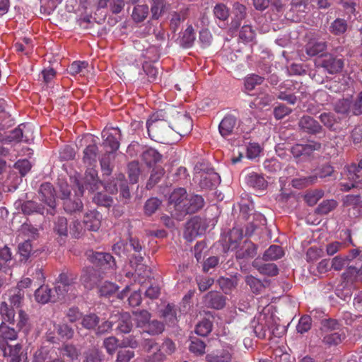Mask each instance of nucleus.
I'll use <instances>...</instances> for the list:
<instances>
[{
  "label": "nucleus",
  "mask_w": 362,
  "mask_h": 362,
  "mask_svg": "<svg viewBox=\"0 0 362 362\" xmlns=\"http://www.w3.org/2000/svg\"><path fill=\"white\" fill-rule=\"evenodd\" d=\"M99 184L98 172L93 168L87 169L82 183L76 180L78 189L74 190V199L71 198L70 187L65 182L61 183L59 190L62 194L61 199L64 200V210L69 213L81 211L83 208V204L80 197L83 194L84 187L90 191H94L98 188Z\"/></svg>",
  "instance_id": "nucleus-1"
},
{
  "label": "nucleus",
  "mask_w": 362,
  "mask_h": 362,
  "mask_svg": "<svg viewBox=\"0 0 362 362\" xmlns=\"http://www.w3.org/2000/svg\"><path fill=\"white\" fill-rule=\"evenodd\" d=\"M143 350L147 354V362L163 361L166 354H171L175 350V345L170 339H165L161 346H159L152 339H146L143 344Z\"/></svg>",
  "instance_id": "nucleus-2"
},
{
  "label": "nucleus",
  "mask_w": 362,
  "mask_h": 362,
  "mask_svg": "<svg viewBox=\"0 0 362 362\" xmlns=\"http://www.w3.org/2000/svg\"><path fill=\"white\" fill-rule=\"evenodd\" d=\"M243 238V233L238 228H233L229 234V248L236 249L235 257L238 259H248L253 258L257 254V246L250 240H245L241 245L238 246V241Z\"/></svg>",
  "instance_id": "nucleus-3"
},
{
  "label": "nucleus",
  "mask_w": 362,
  "mask_h": 362,
  "mask_svg": "<svg viewBox=\"0 0 362 362\" xmlns=\"http://www.w3.org/2000/svg\"><path fill=\"white\" fill-rule=\"evenodd\" d=\"M362 170V160L358 164H351L346 168L344 173H341L342 180L348 182H341V186L343 191H349L352 188H362V176L361 170Z\"/></svg>",
  "instance_id": "nucleus-4"
},
{
  "label": "nucleus",
  "mask_w": 362,
  "mask_h": 362,
  "mask_svg": "<svg viewBox=\"0 0 362 362\" xmlns=\"http://www.w3.org/2000/svg\"><path fill=\"white\" fill-rule=\"evenodd\" d=\"M187 202V192L184 188L175 189L170 196L168 209L172 216L180 219L185 214Z\"/></svg>",
  "instance_id": "nucleus-5"
},
{
  "label": "nucleus",
  "mask_w": 362,
  "mask_h": 362,
  "mask_svg": "<svg viewBox=\"0 0 362 362\" xmlns=\"http://www.w3.org/2000/svg\"><path fill=\"white\" fill-rule=\"evenodd\" d=\"M148 136L154 141L169 144L168 134L171 132L165 122L162 120H148L146 122Z\"/></svg>",
  "instance_id": "nucleus-6"
},
{
  "label": "nucleus",
  "mask_w": 362,
  "mask_h": 362,
  "mask_svg": "<svg viewBox=\"0 0 362 362\" xmlns=\"http://www.w3.org/2000/svg\"><path fill=\"white\" fill-rule=\"evenodd\" d=\"M317 63L330 74L340 72L344 66V61L341 59L330 54L322 56V57L317 60Z\"/></svg>",
  "instance_id": "nucleus-7"
},
{
  "label": "nucleus",
  "mask_w": 362,
  "mask_h": 362,
  "mask_svg": "<svg viewBox=\"0 0 362 362\" xmlns=\"http://www.w3.org/2000/svg\"><path fill=\"white\" fill-rule=\"evenodd\" d=\"M22 348V344L19 343L15 345H11L8 342L0 344V349L3 352L4 357L7 358V362H20Z\"/></svg>",
  "instance_id": "nucleus-8"
},
{
  "label": "nucleus",
  "mask_w": 362,
  "mask_h": 362,
  "mask_svg": "<svg viewBox=\"0 0 362 362\" xmlns=\"http://www.w3.org/2000/svg\"><path fill=\"white\" fill-rule=\"evenodd\" d=\"M102 136L104 139L103 144L109 147L110 152L117 151L119 147L118 141L120 136V130L118 128H112L111 129H104L102 132Z\"/></svg>",
  "instance_id": "nucleus-9"
},
{
  "label": "nucleus",
  "mask_w": 362,
  "mask_h": 362,
  "mask_svg": "<svg viewBox=\"0 0 362 362\" xmlns=\"http://www.w3.org/2000/svg\"><path fill=\"white\" fill-rule=\"evenodd\" d=\"M90 261L104 269H114L115 267V262L113 257L109 253L95 252H93L90 256Z\"/></svg>",
  "instance_id": "nucleus-10"
},
{
  "label": "nucleus",
  "mask_w": 362,
  "mask_h": 362,
  "mask_svg": "<svg viewBox=\"0 0 362 362\" xmlns=\"http://www.w3.org/2000/svg\"><path fill=\"white\" fill-rule=\"evenodd\" d=\"M346 339L344 330H338L337 332H324L322 333V343L327 347L337 346Z\"/></svg>",
  "instance_id": "nucleus-11"
},
{
  "label": "nucleus",
  "mask_w": 362,
  "mask_h": 362,
  "mask_svg": "<svg viewBox=\"0 0 362 362\" xmlns=\"http://www.w3.org/2000/svg\"><path fill=\"white\" fill-rule=\"evenodd\" d=\"M233 14L230 22V29L237 30L241 25L243 20L247 16V8L243 4L235 2L233 6Z\"/></svg>",
  "instance_id": "nucleus-12"
},
{
  "label": "nucleus",
  "mask_w": 362,
  "mask_h": 362,
  "mask_svg": "<svg viewBox=\"0 0 362 362\" xmlns=\"http://www.w3.org/2000/svg\"><path fill=\"white\" fill-rule=\"evenodd\" d=\"M233 348L226 346L221 350L209 354L206 356L207 362H230L232 359Z\"/></svg>",
  "instance_id": "nucleus-13"
},
{
  "label": "nucleus",
  "mask_w": 362,
  "mask_h": 362,
  "mask_svg": "<svg viewBox=\"0 0 362 362\" xmlns=\"http://www.w3.org/2000/svg\"><path fill=\"white\" fill-rule=\"evenodd\" d=\"M102 216L95 211H90L84 216L83 223L86 230L97 231L101 224Z\"/></svg>",
  "instance_id": "nucleus-14"
},
{
  "label": "nucleus",
  "mask_w": 362,
  "mask_h": 362,
  "mask_svg": "<svg viewBox=\"0 0 362 362\" xmlns=\"http://www.w3.org/2000/svg\"><path fill=\"white\" fill-rule=\"evenodd\" d=\"M40 193L42 197V201L46 203L50 208L54 209L56 206L55 191L52 184L49 182L42 184Z\"/></svg>",
  "instance_id": "nucleus-15"
},
{
  "label": "nucleus",
  "mask_w": 362,
  "mask_h": 362,
  "mask_svg": "<svg viewBox=\"0 0 362 362\" xmlns=\"http://www.w3.org/2000/svg\"><path fill=\"white\" fill-rule=\"evenodd\" d=\"M237 124V118L231 115L223 117L218 125V131L223 137L231 135Z\"/></svg>",
  "instance_id": "nucleus-16"
},
{
  "label": "nucleus",
  "mask_w": 362,
  "mask_h": 362,
  "mask_svg": "<svg viewBox=\"0 0 362 362\" xmlns=\"http://www.w3.org/2000/svg\"><path fill=\"white\" fill-rule=\"evenodd\" d=\"M75 279L76 278L73 276L69 277L66 274H61L58 278L56 291L59 295H64V293L71 291L75 288Z\"/></svg>",
  "instance_id": "nucleus-17"
},
{
  "label": "nucleus",
  "mask_w": 362,
  "mask_h": 362,
  "mask_svg": "<svg viewBox=\"0 0 362 362\" xmlns=\"http://www.w3.org/2000/svg\"><path fill=\"white\" fill-rule=\"evenodd\" d=\"M298 125L300 129L310 134L319 133L322 129V127L320 124L310 116H303L301 117L299 120Z\"/></svg>",
  "instance_id": "nucleus-18"
},
{
  "label": "nucleus",
  "mask_w": 362,
  "mask_h": 362,
  "mask_svg": "<svg viewBox=\"0 0 362 362\" xmlns=\"http://www.w3.org/2000/svg\"><path fill=\"white\" fill-rule=\"evenodd\" d=\"M175 128L181 136H186L192 129V121L186 115L179 117L175 122Z\"/></svg>",
  "instance_id": "nucleus-19"
},
{
  "label": "nucleus",
  "mask_w": 362,
  "mask_h": 362,
  "mask_svg": "<svg viewBox=\"0 0 362 362\" xmlns=\"http://www.w3.org/2000/svg\"><path fill=\"white\" fill-rule=\"evenodd\" d=\"M341 277L347 283L362 281V265L359 267L349 266L342 274Z\"/></svg>",
  "instance_id": "nucleus-20"
},
{
  "label": "nucleus",
  "mask_w": 362,
  "mask_h": 362,
  "mask_svg": "<svg viewBox=\"0 0 362 362\" xmlns=\"http://www.w3.org/2000/svg\"><path fill=\"white\" fill-rule=\"evenodd\" d=\"M326 47L327 44L325 42L312 39L305 45V52L310 57H314L324 52Z\"/></svg>",
  "instance_id": "nucleus-21"
},
{
  "label": "nucleus",
  "mask_w": 362,
  "mask_h": 362,
  "mask_svg": "<svg viewBox=\"0 0 362 362\" xmlns=\"http://www.w3.org/2000/svg\"><path fill=\"white\" fill-rule=\"evenodd\" d=\"M204 204V199L197 194L187 195L186 214H193L201 209Z\"/></svg>",
  "instance_id": "nucleus-22"
},
{
  "label": "nucleus",
  "mask_w": 362,
  "mask_h": 362,
  "mask_svg": "<svg viewBox=\"0 0 362 362\" xmlns=\"http://www.w3.org/2000/svg\"><path fill=\"white\" fill-rule=\"evenodd\" d=\"M18 339V330L9 327L5 322L0 324V344Z\"/></svg>",
  "instance_id": "nucleus-23"
},
{
  "label": "nucleus",
  "mask_w": 362,
  "mask_h": 362,
  "mask_svg": "<svg viewBox=\"0 0 362 362\" xmlns=\"http://www.w3.org/2000/svg\"><path fill=\"white\" fill-rule=\"evenodd\" d=\"M16 322L18 332H23L25 334H28L30 332L31 325L28 315L25 311L23 310L18 311Z\"/></svg>",
  "instance_id": "nucleus-24"
},
{
  "label": "nucleus",
  "mask_w": 362,
  "mask_h": 362,
  "mask_svg": "<svg viewBox=\"0 0 362 362\" xmlns=\"http://www.w3.org/2000/svg\"><path fill=\"white\" fill-rule=\"evenodd\" d=\"M207 304L215 309H221L225 305V298L217 292H209L205 297Z\"/></svg>",
  "instance_id": "nucleus-25"
},
{
  "label": "nucleus",
  "mask_w": 362,
  "mask_h": 362,
  "mask_svg": "<svg viewBox=\"0 0 362 362\" xmlns=\"http://www.w3.org/2000/svg\"><path fill=\"white\" fill-rule=\"evenodd\" d=\"M247 184L257 189H264L267 185L264 178L255 173L249 174L246 177Z\"/></svg>",
  "instance_id": "nucleus-26"
},
{
  "label": "nucleus",
  "mask_w": 362,
  "mask_h": 362,
  "mask_svg": "<svg viewBox=\"0 0 362 362\" xmlns=\"http://www.w3.org/2000/svg\"><path fill=\"white\" fill-rule=\"evenodd\" d=\"M52 291L47 286H40L35 292V298L40 303L45 304L52 298Z\"/></svg>",
  "instance_id": "nucleus-27"
},
{
  "label": "nucleus",
  "mask_w": 362,
  "mask_h": 362,
  "mask_svg": "<svg viewBox=\"0 0 362 362\" xmlns=\"http://www.w3.org/2000/svg\"><path fill=\"white\" fill-rule=\"evenodd\" d=\"M161 156L154 148H146L141 154L142 160L148 165H151L160 160Z\"/></svg>",
  "instance_id": "nucleus-28"
},
{
  "label": "nucleus",
  "mask_w": 362,
  "mask_h": 362,
  "mask_svg": "<svg viewBox=\"0 0 362 362\" xmlns=\"http://www.w3.org/2000/svg\"><path fill=\"white\" fill-rule=\"evenodd\" d=\"M194 30L192 25H189L180 37V43L184 47H190L195 40Z\"/></svg>",
  "instance_id": "nucleus-29"
},
{
  "label": "nucleus",
  "mask_w": 362,
  "mask_h": 362,
  "mask_svg": "<svg viewBox=\"0 0 362 362\" xmlns=\"http://www.w3.org/2000/svg\"><path fill=\"white\" fill-rule=\"evenodd\" d=\"M200 185L202 187H211L220 182V177L216 173H204L202 175Z\"/></svg>",
  "instance_id": "nucleus-30"
},
{
  "label": "nucleus",
  "mask_w": 362,
  "mask_h": 362,
  "mask_svg": "<svg viewBox=\"0 0 362 362\" xmlns=\"http://www.w3.org/2000/svg\"><path fill=\"white\" fill-rule=\"evenodd\" d=\"M37 235L38 230L33 226L28 223H24L21 226L19 236L24 240L30 241L32 239L36 238Z\"/></svg>",
  "instance_id": "nucleus-31"
},
{
  "label": "nucleus",
  "mask_w": 362,
  "mask_h": 362,
  "mask_svg": "<svg viewBox=\"0 0 362 362\" xmlns=\"http://www.w3.org/2000/svg\"><path fill=\"white\" fill-rule=\"evenodd\" d=\"M26 126L24 124H21L18 128H16L11 131L8 136V139L10 142H19L24 141L28 142L29 139L24 136V132Z\"/></svg>",
  "instance_id": "nucleus-32"
},
{
  "label": "nucleus",
  "mask_w": 362,
  "mask_h": 362,
  "mask_svg": "<svg viewBox=\"0 0 362 362\" xmlns=\"http://www.w3.org/2000/svg\"><path fill=\"white\" fill-rule=\"evenodd\" d=\"M187 13L188 9L184 8L180 10L179 12H174L172 14V18L170 20V28L174 32L177 31L180 23L187 18Z\"/></svg>",
  "instance_id": "nucleus-33"
},
{
  "label": "nucleus",
  "mask_w": 362,
  "mask_h": 362,
  "mask_svg": "<svg viewBox=\"0 0 362 362\" xmlns=\"http://www.w3.org/2000/svg\"><path fill=\"white\" fill-rule=\"evenodd\" d=\"M88 64L85 61H76L74 62L69 66V73L72 76L80 74L81 76H85L87 72Z\"/></svg>",
  "instance_id": "nucleus-34"
},
{
  "label": "nucleus",
  "mask_w": 362,
  "mask_h": 362,
  "mask_svg": "<svg viewBox=\"0 0 362 362\" xmlns=\"http://www.w3.org/2000/svg\"><path fill=\"white\" fill-rule=\"evenodd\" d=\"M134 315V320L138 327L144 328L147 326L151 319V314L147 310H142L135 311L133 313Z\"/></svg>",
  "instance_id": "nucleus-35"
},
{
  "label": "nucleus",
  "mask_w": 362,
  "mask_h": 362,
  "mask_svg": "<svg viewBox=\"0 0 362 362\" xmlns=\"http://www.w3.org/2000/svg\"><path fill=\"white\" fill-rule=\"evenodd\" d=\"M0 313L2 317V322H8L12 325L15 323V312L13 308L8 306L7 303H1L0 307Z\"/></svg>",
  "instance_id": "nucleus-36"
},
{
  "label": "nucleus",
  "mask_w": 362,
  "mask_h": 362,
  "mask_svg": "<svg viewBox=\"0 0 362 362\" xmlns=\"http://www.w3.org/2000/svg\"><path fill=\"white\" fill-rule=\"evenodd\" d=\"M284 255L282 248L279 245H271L264 253L263 259L264 260H276Z\"/></svg>",
  "instance_id": "nucleus-37"
},
{
  "label": "nucleus",
  "mask_w": 362,
  "mask_h": 362,
  "mask_svg": "<svg viewBox=\"0 0 362 362\" xmlns=\"http://www.w3.org/2000/svg\"><path fill=\"white\" fill-rule=\"evenodd\" d=\"M317 175H310L308 177L295 178L292 180V186L297 189L307 187L316 182Z\"/></svg>",
  "instance_id": "nucleus-38"
},
{
  "label": "nucleus",
  "mask_w": 362,
  "mask_h": 362,
  "mask_svg": "<svg viewBox=\"0 0 362 362\" xmlns=\"http://www.w3.org/2000/svg\"><path fill=\"white\" fill-rule=\"evenodd\" d=\"M135 276H137L139 281L143 284L146 279L151 277V270L144 264L138 263L135 268Z\"/></svg>",
  "instance_id": "nucleus-39"
},
{
  "label": "nucleus",
  "mask_w": 362,
  "mask_h": 362,
  "mask_svg": "<svg viewBox=\"0 0 362 362\" xmlns=\"http://www.w3.org/2000/svg\"><path fill=\"white\" fill-rule=\"evenodd\" d=\"M148 7L147 5H136L132 11V18L136 22L143 21L148 16Z\"/></svg>",
  "instance_id": "nucleus-40"
},
{
  "label": "nucleus",
  "mask_w": 362,
  "mask_h": 362,
  "mask_svg": "<svg viewBox=\"0 0 362 362\" xmlns=\"http://www.w3.org/2000/svg\"><path fill=\"white\" fill-rule=\"evenodd\" d=\"M273 362H290L291 356L284 346H278L273 351Z\"/></svg>",
  "instance_id": "nucleus-41"
},
{
  "label": "nucleus",
  "mask_w": 362,
  "mask_h": 362,
  "mask_svg": "<svg viewBox=\"0 0 362 362\" xmlns=\"http://www.w3.org/2000/svg\"><path fill=\"white\" fill-rule=\"evenodd\" d=\"M347 30V23L346 21L341 18H337L334 21L329 28V31L335 35H339L344 33Z\"/></svg>",
  "instance_id": "nucleus-42"
},
{
  "label": "nucleus",
  "mask_w": 362,
  "mask_h": 362,
  "mask_svg": "<svg viewBox=\"0 0 362 362\" xmlns=\"http://www.w3.org/2000/svg\"><path fill=\"white\" fill-rule=\"evenodd\" d=\"M164 330V325L162 322L153 320H150L144 331L151 335H158L161 334Z\"/></svg>",
  "instance_id": "nucleus-43"
},
{
  "label": "nucleus",
  "mask_w": 362,
  "mask_h": 362,
  "mask_svg": "<svg viewBox=\"0 0 362 362\" xmlns=\"http://www.w3.org/2000/svg\"><path fill=\"white\" fill-rule=\"evenodd\" d=\"M352 100L350 98L339 100L334 106L337 112L341 114H349L351 112Z\"/></svg>",
  "instance_id": "nucleus-44"
},
{
  "label": "nucleus",
  "mask_w": 362,
  "mask_h": 362,
  "mask_svg": "<svg viewBox=\"0 0 362 362\" xmlns=\"http://www.w3.org/2000/svg\"><path fill=\"white\" fill-rule=\"evenodd\" d=\"M255 37V31L250 24H245L242 26L239 37L244 42H251Z\"/></svg>",
  "instance_id": "nucleus-45"
},
{
  "label": "nucleus",
  "mask_w": 362,
  "mask_h": 362,
  "mask_svg": "<svg viewBox=\"0 0 362 362\" xmlns=\"http://www.w3.org/2000/svg\"><path fill=\"white\" fill-rule=\"evenodd\" d=\"M99 321L100 318L97 315L90 313L83 317L81 325L86 329H92L95 328L98 325Z\"/></svg>",
  "instance_id": "nucleus-46"
},
{
  "label": "nucleus",
  "mask_w": 362,
  "mask_h": 362,
  "mask_svg": "<svg viewBox=\"0 0 362 362\" xmlns=\"http://www.w3.org/2000/svg\"><path fill=\"white\" fill-rule=\"evenodd\" d=\"M245 282L250 287L252 291L256 294L260 293L264 288L262 282L252 276H247Z\"/></svg>",
  "instance_id": "nucleus-47"
},
{
  "label": "nucleus",
  "mask_w": 362,
  "mask_h": 362,
  "mask_svg": "<svg viewBox=\"0 0 362 362\" xmlns=\"http://www.w3.org/2000/svg\"><path fill=\"white\" fill-rule=\"evenodd\" d=\"M263 81L264 78L259 75H249L245 79V88L248 91L252 90L256 86L260 85Z\"/></svg>",
  "instance_id": "nucleus-48"
},
{
  "label": "nucleus",
  "mask_w": 362,
  "mask_h": 362,
  "mask_svg": "<svg viewBox=\"0 0 362 362\" xmlns=\"http://www.w3.org/2000/svg\"><path fill=\"white\" fill-rule=\"evenodd\" d=\"M98 152V147L95 144L88 145L84 150L83 161L88 164L95 162Z\"/></svg>",
  "instance_id": "nucleus-49"
},
{
  "label": "nucleus",
  "mask_w": 362,
  "mask_h": 362,
  "mask_svg": "<svg viewBox=\"0 0 362 362\" xmlns=\"http://www.w3.org/2000/svg\"><path fill=\"white\" fill-rule=\"evenodd\" d=\"M337 203L334 199L323 201L316 209V212L320 214H327L336 208Z\"/></svg>",
  "instance_id": "nucleus-50"
},
{
  "label": "nucleus",
  "mask_w": 362,
  "mask_h": 362,
  "mask_svg": "<svg viewBox=\"0 0 362 362\" xmlns=\"http://www.w3.org/2000/svg\"><path fill=\"white\" fill-rule=\"evenodd\" d=\"M24 297V293L20 290H11L8 293V300L13 307H19Z\"/></svg>",
  "instance_id": "nucleus-51"
},
{
  "label": "nucleus",
  "mask_w": 362,
  "mask_h": 362,
  "mask_svg": "<svg viewBox=\"0 0 362 362\" xmlns=\"http://www.w3.org/2000/svg\"><path fill=\"white\" fill-rule=\"evenodd\" d=\"M205 343L197 338H192L189 350L196 355H202L205 353Z\"/></svg>",
  "instance_id": "nucleus-52"
},
{
  "label": "nucleus",
  "mask_w": 362,
  "mask_h": 362,
  "mask_svg": "<svg viewBox=\"0 0 362 362\" xmlns=\"http://www.w3.org/2000/svg\"><path fill=\"white\" fill-rule=\"evenodd\" d=\"M323 195L324 192L322 190L315 189L306 193L304 199L308 205L314 206L323 197Z\"/></svg>",
  "instance_id": "nucleus-53"
},
{
  "label": "nucleus",
  "mask_w": 362,
  "mask_h": 362,
  "mask_svg": "<svg viewBox=\"0 0 362 362\" xmlns=\"http://www.w3.org/2000/svg\"><path fill=\"white\" fill-rule=\"evenodd\" d=\"M161 204V201L156 197L148 199L144 205V212L151 216L155 213Z\"/></svg>",
  "instance_id": "nucleus-54"
},
{
  "label": "nucleus",
  "mask_w": 362,
  "mask_h": 362,
  "mask_svg": "<svg viewBox=\"0 0 362 362\" xmlns=\"http://www.w3.org/2000/svg\"><path fill=\"white\" fill-rule=\"evenodd\" d=\"M54 232L60 236H67V221L64 217H59L54 223Z\"/></svg>",
  "instance_id": "nucleus-55"
},
{
  "label": "nucleus",
  "mask_w": 362,
  "mask_h": 362,
  "mask_svg": "<svg viewBox=\"0 0 362 362\" xmlns=\"http://www.w3.org/2000/svg\"><path fill=\"white\" fill-rule=\"evenodd\" d=\"M61 351L64 356L69 358L72 361L77 359L80 354L74 345L69 344H64Z\"/></svg>",
  "instance_id": "nucleus-56"
},
{
  "label": "nucleus",
  "mask_w": 362,
  "mask_h": 362,
  "mask_svg": "<svg viewBox=\"0 0 362 362\" xmlns=\"http://www.w3.org/2000/svg\"><path fill=\"white\" fill-rule=\"evenodd\" d=\"M132 327V324L130 320V315L129 313H125L121 315L120 322L118 325V329L123 333H129Z\"/></svg>",
  "instance_id": "nucleus-57"
},
{
  "label": "nucleus",
  "mask_w": 362,
  "mask_h": 362,
  "mask_svg": "<svg viewBox=\"0 0 362 362\" xmlns=\"http://www.w3.org/2000/svg\"><path fill=\"white\" fill-rule=\"evenodd\" d=\"M212 324L208 320H204L196 326L195 332L200 336L205 337L211 332Z\"/></svg>",
  "instance_id": "nucleus-58"
},
{
  "label": "nucleus",
  "mask_w": 362,
  "mask_h": 362,
  "mask_svg": "<svg viewBox=\"0 0 362 362\" xmlns=\"http://www.w3.org/2000/svg\"><path fill=\"white\" fill-rule=\"evenodd\" d=\"M151 13L153 18L158 19L163 13L165 6V0H152Z\"/></svg>",
  "instance_id": "nucleus-59"
},
{
  "label": "nucleus",
  "mask_w": 362,
  "mask_h": 362,
  "mask_svg": "<svg viewBox=\"0 0 362 362\" xmlns=\"http://www.w3.org/2000/svg\"><path fill=\"white\" fill-rule=\"evenodd\" d=\"M312 325L311 317L308 315H304L301 317L296 326V330L300 334L307 332L310 329Z\"/></svg>",
  "instance_id": "nucleus-60"
},
{
  "label": "nucleus",
  "mask_w": 362,
  "mask_h": 362,
  "mask_svg": "<svg viewBox=\"0 0 362 362\" xmlns=\"http://www.w3.org/2000/svg\"><path fill=\"white\" fill-rule=\"evenodd\" d=\"M259 273L267 275L269 276H274L278 274L279 269L277 266L274 263H267L257 268Z\"/></svg>",
  "instance_id": "nucleus-61"
},
{
  "label": "nucleus",
  "mask_w": 362,
  "mask_h": 362,
  "mask_svg": "<svg viewBox=\"0 0 362 362\" xmlns=\"http://www.w3.org/2000/svg\"><path fill=\"white\" fill-rule=\"evenodd\" d=\"M14 47L17 52H24L25 54H29L33 51L31 40L28 37H24L22 42H16Z\"/></svg>",
  "instance_id": "nucleus-62"
},
{
  "label": "nucleus",
  "mask_w": 362,
  "mask_h": 362,
  "mask_svg": "<svg viewBox=\"0 0 362 362\" xmlns=\"http://www.w3.org/2000/svg\"><path fill=\"white\" fill-rule=\"evenodd\" d=\"M85 362H101L103 359V355L100 351L97 349H91L85 353Z\"/></svg>",
  "instance_id": "nucleus-63"
},
{
  "label": "nucleus",
  "mask_w": 362,
  "mask_h": 362,
  "mask_svg": "<svg viewBox=\"0 0 362 362\" xmlns=\"http://www.w3.org/2000/svg\"><path fill=\"white\" fill-rule=\"evenodd\" d=\"M215 16L221 21H226L229 16V9L223 4H218L214 8Z\"/></svg>",
  "instance_id": "nucleus-64"
}]
</instances>
